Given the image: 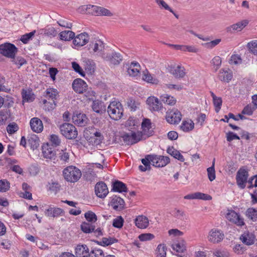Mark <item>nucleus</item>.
Masks as SVG:
<instances>
[{"mask_svg": "<svg viewBox=\"0 0 257 257\" xmlns=\"http://www.w3.org/2000/svg\"><path fill=\"white\" fill-rule=\"evenodd\" d=\"M73 43L78 47H81L85 45L89 42V35L86 32H83L75 36L73 38Z\"/></svg>", "mask_w": 257, "mask_h": 257, "instance_id": "obj_14", "label": "nucleus"}, {"mask_svg": "<svg viewBox=\"0 0 257 257\" xmlns=\"http://www.w3.org/2000/svg\"><path fill=\"white\" fill-rule=\"evenodd\" d=\"M157 4L165 10L173 13V10L167 5V4L163 0H155Z\"/></svg>", "mask_w": 257, "mask_h": 257, "instance_id": "obj_61", "label": "nucleus"}, {"mask_svg": "<svg viewBox=\"0 0 257 257\" xmlns=\"http://www.w3.org/2000/svg\"><path fill=\"white\" fill-rule=\"evenodd\" d=\"M72 67L73 70L78 74H79L81 76H85V72L82 69V68L80 66L78 63L76 62H72Z\"/></svg>", "mask_w": 257, "mask_h": 257, "instance_id": "obj_58", "label": "nucleus"}, {"mask_svg": "<svg viewBox=\"0 0 257 257\" xmlns=\"http://www.w3.org/2000/svg\"><path fill=\"white\" fill-rule=\"evenodd\" d=\"M11 59L12 62L17 65L18 68H20L21 66L27 63V60L21 56H14Z\"/></svg>", "mask_w": 257, "mask_h": 257, "instance_id": "obj_34", "label": "nucleus"}, {"mask_svg": "<svg viewBox=\"0 0 257 257\" xmlns=\"http://www.w3.org/2000/svg\"><path fill=\"white\" fill-rule=\"evenodd\" d=\"M248 172L247 170L240 168L237 171L236 175V183L239 188L244 189L247 182Z\"/></svg>", "mask_w": 257, "mask_h": 257, "instance_id": "obj_6", "label": "nucleus"}, {"mask_svg": "<svg viewBox=\"0 0 257 257\" xmlns=\"http://www.w3.org/2000/svg\"><path fill=\"white\" fill-rule=\"evenodd\" d=\"M45 214L48 217L55 218L60 216H63L65 212L60 208L50 207L48 209H46Z\"/></svg>", "mask_w": 257, "mask_h": 257, "instance_id": "obj_19", "label": "nucleus"}, {"mask_svg": "<svg viewBox=\"0 0 257 257\" xmlns=\"http://www.w3.org/2000/svg\"><path fill=\"white\" fill-rule=\"evenodd\" d=\"M28 143L31 148L34 150L39 146V139L36 135H32L28 139Z\"/></svg>", "mask_w": 257, "mask_h": 257, "instance_id": "obj_32", "label": "nucleus"}, {"mask_svg": "<svg viewBox=\"0 0 257 257\" xmlns=\"http://www.w3.org/2000/svg\"><path fill=\"white\" fill-rule=\"evenodd\" d=\"M30 124L32 131L37 133H41L43 130L42 121L38 117H33L30 120Z\"/></svg>", "mask_w": 257, "mask_h": 257, "instance_id": "obj_22", "label": "nucleus"}, {"mask_svg": "<svg viewBox=\"0 0 257 257\" xmlns=\"http://www.w3.org/2000/svg\"><path fill=\"white\" fill-rule=\"evenodd\" d=\"M35 33L36 31L34 30L29 33L25 34L21 36L20 40L24 44H27L30 40L32 39V38L34 37Z\"/></svg>", "mask_w": 257, "mask_h": 257, "instance_id": "obj_50", "label": "nucleus"}, {"mask_svg": "<svg viewBox=\"0 0 257 257\" xmlns=\"http://www.w3.org/2000/svg\"><path fill=\"white\" fill-rule=\"evenodd\" d=\"M80 228L84 233H89L92 232V231L95 228V226L88 222H83L80 225Z\"/></svg>", "mask_w": 257, "mask_h": 257, "instance_id": "obj_36", "label": "nucleus"}, {"mask_svg": "<svg viewBox=\"0 0 257 257\" xmlns=\"http://www.w3.org/2000/svg\"><path fill=\"white\" fill-rule=\"evenodd\" d=\"M63 175L66 181L74 183L80 178L82 174L78 168L73 166H70L64 169Z\"/></svg>", "mask_w": 257, "mask_h": 257, "instance_id": "obj_2", "label": "nucleus"}, {"mask_svg": "<svg viewBox=\"0 0 257 257\" xmlns=\"http://www.w3.org/2000/svg\"><path fill=\"white\" fill-rule=\"evenodd\" d=\"M221 42V39H217L211 41L210 42L206 43L204 44L205 47L208 49H212L217 45Z\"/></svg>", "mask_w": 257, "mask_h": 257, "instance_id": "obj_62", "label": "nucleus"}, {"mask_svg": "<svg viewBox=\"0 0 257 257\" xmlns=\"http://www.w3.org/2000/svg\"><path fill=\"white\" fill-rule=\"evenodd\" d=\"M224 233L217 229H212L208 235V240L213 243H217L221 241L224 238Z\"/></svg>", "mask_w": 257, "mask_h": 257, "instance_id": "obj_10", "label": "nucleus"}, {"mask_svg": "<svg viewBox=\"0 0 257 257\" xmlns=\"http://www.w3.org/2000/svg\"><path fill=\"white\" fill-rule=\"evenodd\" d=\"M58 155L59 158L61 161L65 162H68L69 160V153L66 152V149L64 150L62 149Z\"/></svg>", "mask_w": 257, "mask_h": 257, "instance_id": "obj_55", "label": "nucleus"}, {"mask_svg": "<svg viewBox=\"0 0 257 257\" xmlns=\"http://www.w3.org/2000/svg\"><path fill=\"white\" fill-rule=\"evenodd\" d=\"M88 85L86 83L80 78L75 79L72 83V88L78 93H83L87 89Z\"/></svg>", "mask_w": 257, "mask_h": 257, "instance_id": "obj_12", "label": "nucleus"}, {"mask_svg": "<svg viewBox=\"0 0 257 257\" xmlns=\"http://www.w3.org/2000/svg\"><path fill=\"white\" fill-rule=\"evenodd\" d=\"M44 34L49 37H55L57 36V31L52 27H46L43 29Z\"/></svg>", "mask_w": 257, "mask_h": 257, "instance_id": "obj_44", "label": "nucleus"}, {"mask_svg": "<svg viewBox=\"0 0 257 257\" xmlns=\"http://www.w3.org/2000/svg\"><path fill=\"white\" fill-rule=\"evenodd\" d=\"M137 124V120H136L132 117H130L126 122V126L130 131L137 130L139 127Z\"/></svg>", "mask_w": 257, "mask_h": 257, "instance_id": "obj_38", "label": "nucleus"}, {"mask_svg": "<svg viewBox=\"0 0 257 257\" xmlns=\"http://www.w3.org/2000/svg\"><path fill=\"white\" fill-rule=\"evenodd\" d=\"M170 161V158L167 156L164 157L155 154L147 155L145 158L141 160L144 166L140 165L139 168L141 171L145 172L151 169V164L155 167H163L169 164Z\"/></svg>", "mask_w": 257, "mask_h": 257, "instance_id": "obj_1", "label": "nucleus"}, {"mask_svg": "<svg viewBox=\"0 0 257 257\" xmlns=\"http://www.w3.org/2000/svg\"><path fill=\"white\" fill-rule=\"evenodd\" d=\"M136 130L131 131V143L132 145L137 143L142 139V136L144 135L142 132H138L137 134L135 132Z\"/></svg>", "mask_w": 257, "mask_h": 257, "instance_id": "obj_33", "label": "nucleus"}, {"mask_svg": "<svg viewBox=\"0 0 257 257\" xmlns=\"http://www.w3.org/2000/svg\"><path fill=\"white\" fill-rule=\"evenodd\" d=\"M180 129L184 132H188L192 131L194 127V123L193 121L190 122L184 120L183 121L181 125L180 126Z\"/></svg>", "mask_w": 257, "mask_h": 257, "instance_id": "obj_35", "label": "nucleus"}, {"mask_svg": "<svg viewBox=\"0 0 257 257\" xmlns=\"http://www.w3.org/2000/svg\"><path fill=\"white\" fill-rule=\"evenodd\" d=\"M50 140L52 143V146L53 147H56L60 145L61 143V140L59 139L58 136L52 134L50 136Z\"/></svg>", "mask_w": 257, "mask_h": 257, "instance_id": "obj_56", "label": "nucleus"}, {"mask_svg": "<svg viewBox=\"0 0 257 257\" xmlns=\"http://www.w3.org/2000/svg\"><path fill=\"white\" fill-rule=\"evenodd\" d=\"M92 108L94 111L99 114L104 112L106 110L104 103L98 100L93 101Z\"/></svg>", "mask_w": 257, "mask_h": 257, "instance_id": "obj_26", "label": "nucleus"}, {"mask_svg": "<svg viewBox=\"0 0 257 257\" xmlns=\"http://www.w3.org/2000/svg\"><path fill=\"white\" fill-rule=\"evenodd\" d=\"M167 153L176 159L183 162L185 161L184 157L181 154L179 151L174 149L173 147H169L167 150Z\"/></svg>", "mask_w": 257, "mask_h": 257, "instance_id": "obj_28", "label": "nucleus"}, {"mask_svg": "<svg viewBox=\"0 0 257 257\" xmlns=\"http://www.w3.org/2000/svg\"><path fill=\"white\" fill-rule=\"evenodd\" d=\"M18 126L16 123H10L7 127V131L10 134H13L18 131Z\"/></svg>", "mask_w": 257, "mask_h": 257, "instance_id": "obj_60", "label": "nucleus"}, {"mask_svg": "<svg viewBox=\"0 0 257 257\" xmlns=\"http://www.w3.org/2000/svg\"><path fill=\"white\" fill-rule=\"evenodd\" d=\"M147 103L154 111H159L163 107L161 102L154 96L149 97L147 99Z\"/></svg>", "mask_w": 257, "mask_h": 257, "instance_id": "obj_20", "label": "nucleus"}, {"mask_svg": "<svg viewBox=\"0 0 257 257\" xmlns=\"http://www.w3.org/2000/svg\"><path fill=\"white\" fill-rule=\"evenodd\" d=\"M102 58L105 61L109 62L113 65H118L122 60L121 55L115 52L111 53H107L103 54Z\"/></svg>", "mask_w": 257, "mask_h": 257, "instance_id": "obj_9", "label": "nucleus"}, {"mask_svg": "<svg viewBox=\"0 0 257 257\" xmlns=\"http://www.w3.org/2000/svg\"><path fill=\"white\" fill-rule=\"evenodd\" d=\"M90 250L86 244H78L75 248L76 257H89Z\"/></svg>", "mask_w": 257, "mask_h": 257, "instance_id": "obj_16", "label": "nucleus"}, {"mask_svg": "<svg viewBox=\"0 0 257 257\" xmlns=\"http://www.w3.org/2000/svg\"><path fill=\"white\" fill-rule=\"evenodd\" d=\"M53 148V147L48 144H44L42 146V153L45 158L55 160L56 151Z\"/></svg>", "mask_w": 257, "mask_h": 257, "instance_id": "obj_15", "label": "nucleus"}, {"mask_svg": "<svg viewBox=\"0 0 257 257\" xmlns=\"http://www.w3.org/2000/svg\"><path fill=\"white\" fill-rule=\"evenodd\" d=\"M172 247L173 250H176L178 253V256L179 257H184L183 253L186 250V246L183 242L175 243L172 244Z\"/></svg>", "mask_w": 257, "mask_h": 257, "instance_id": "obj_29", "label": "nucleus"}, {"mask_svg": "<svg viewBox=\"0 0 257 257\" xmlns=\"http://www.w3.org/2000/svg\"><path fill=\"white\" fill-rule=\"evenodd\" d=\"M60 40L68 41L72 40L75 37V33L71 31H64L59 34Z\"/></svg>", "mask_w": 257, "mask_h": 257, "instance_id": "obj_30", "label": "nucleus"}, {"mask_svg": "<svg viewBox=\"0 0 257 257\" xmlns=\"http://www.w3.org/2000/svg\"><path fill=\"white\" fill-rule=\"evenodd\" d=\"M123 218L122 216H119L113 219L112 225L115 228H121L123 226Z\"/></svg>", "mask_w": 257, "mask_h": 257, "instance_id": "obj_52", "label": "nucleus"}, {"mask_svg": "<svg viewBox=\"0 0 257 257\" xmlns=\"http://www.w3.org/2000/svg\"><path fill=\"white\" fill-rule=\"evenodd\" d=\"M143 79L148 83L155 85L158 84L159 82V80L155 77H153L148 70L143 72Z\"/></svg>", "mask_w": 257, "mask_h": 257, "instance_id": "obj_31", "label": "nucleus"}, {"mask_svg": "<svg viewBox=\"0 0 257 257\" xmlns=\"http://www.w3.org/2000/svg\"><path fill=\"white\" fill-rule=\"evenodd\" d=\"M85 69L88 73L90 74H92L94 72L95 64L93 61L90 60H87L85 61Z\"/></svg>", "mask_w": 257, "mask_h": 257, "instance_id": "obj_48", "label": "nucleus"}, {"mask_svg": "<svg viewBox=\"0 0 257 257\" xmlns=\"http://www.w3.org/2000/svg\"><path fill=\"white\" fill-rule=\"evenodd\" d=\"M10 187V184L6 180H0V192H5L8 191Z\"/></svg>", "mask_w": 257, "mask_h": 257, "instance_id": "obj_57", "label": "nucleus"}, {"mask_svg": "<svg viewBox=\"0 0 257 257\" xmlns=\"http://www.w3.org/2000/svg\"><path fill=\"white\" fill-rule=\"evenodd\" d=\"M118 241V239L115 237H103L101 240V242L103 244V246H106L117 242Z\"/></svg>", "mask_w": 257, "mask_h": 257, "instance_id": "obj_51", "label": "nucleus"}, {"mask_svg": "<svg viewBox=\"0 0 257 257\" xmlns=\"http://www.w3.org/2000/svg\"><path fill=\"white\" fill-rule=\"evenodd\" d=\"M89 257H104V254L102 249L95 248L90 251Z\"/></svg>", "mask_w": 257, "mask_h": 257, "instance_id": "obj_53", "label": "nucleus"}, {"mask_svg": "<svg viewBox=\"0 0 257 257\" xmlns=\"http://www.w3.org/2000/svg\"><path fill=\"white\" fill-rule=\"evenodd\" d=\"M59 95L58 91L54 88H48L44 92V96L47 99H51L52 100H55Z\"/></svg>", "mask_w": 257, "mask_h": 257, "instance_id": "obj_27", "label": "nucleus"}, {"mask_svg": "<svg viewBox=\"0 0 257 257\" xmlns=\"http://www.w3.org/2000/svg\"><path fill=\"white\" fill-rule=\"evenodd\" d=\"M214 105L215 107V111L218 112L221 108L222 100L221 97H216L213 99Z\"/></svg>", "mask_w": 257, "mask_h": 257, "instance_id": "obj_63", "label": "nucleus"}, {"mask_svg": "<svg viewBox=\"0 0 257 257\" xmlns=\"http://www.w3.org/2000/svg\"><path fill=\"white\" fill-rule=\"evenodd\" d=\"M246 47L249 52L254 55H257V40H253L248 42Z\"/></svg>", "mask_w": 257, "mask_h": 257, "instance_id": "obj_45", "label": "nucleus"}, {"mask_svg": "<svg viewBox=\"0 0 257 257\" xmlns=\"http://www.w3.org/2000/svg\"><path fill=\"white\" fill-rule=\"evenodd\" d=\"M240 138L238 136H237L236 134L232 132H229L226 134V140L228 142H231L233 140H239Z\"/></svg>", "mask_w": 257, "mask_h": 257, "instance_id": "obj_64", "label": "nucleus"}, {"mask_svg": "<svg viewBox=\"0 0 257 257\" xmlns=\"http://www.w3.org/2000/svg\"><path fill=\"white\" fill-rule=\"evenodd\" d=\"M59 128L61 134L67 139L73 140L77 137V130L72 124L64 123L60 125Z\"/></svg>", "mask_w": 257, "mask_h": 257, "instance_id": "obj_4", "label": "nucleus"}, {"mask_svg": "<svg viewBox=\"0 0 257 257\" xmlns=\"http://www.w3.org/2000/svg\"><path fill=\"white\" fill-rule=\"evenodd\" d=\"M161 101L169 105H174L175 104L176 100L174 97L168 94H163L160 96Z\"/></svg>", "mask_w": 257, "mask_h": 257, "instance_id": "obj_40", "label": "nucleus"}, {"mask_svg": "<svg viewBox=\"0 0 257 257\" xmlns=\"http://www.w3.org/2000/svg\"><path fill=\"white\" fill-rule=\"evenodd\" d=\"M136 225L139 228H146L149 224L148 218L144 215H140L135 219Z\"/></svg>", "mask_w": 257, "mask_h": 257, "instance_id": "obj_24", "label": "nucleus"}, {"mask_svg": "<svg viewBox=\"0 0 257 257\" xmlns=\"http://www.w3.org/2000/svg\"><path fill=\"white\" fill-rule=\"evenodd\" d=\"M113 209L116 211H120L124 208L125 202L123 199L116 195L111 197V200L109 203Z\"/></svg>", "mask_w": 257, "mask_h": 257, "instance_id": "obj_13", "label": "nucleus"}, {"mask_svg": "<svg viewBox=\"0 0 257 257\" xmlns=\"http://www.w3.org/2000/svg\"><path fill=\"white\" fill-rule=\"evenodd\" d=\"M221 59L219 56L214 57L211 60V63L213 66V68L216 72L220 68L221 64Z\"/></svg>", "mask_w": 257, "mask_h": 257, "instance_id": "obj_46", "label": "nucleus"}, {"mask_svg": "<svg viewBox=\"0 0 257 257\" xmlns=\"http://www.w3.org/2000/svg\"><path fill=\"white\" fill-rule=\"evenodd\" d=\"M214 165L215 159L213 160L212 166L207 169L208 177L210 181H213L216 177Z\"/></svg>", "mask_w": 257, "mask_h": 257, "instance_id": "obj_42", "label": "nucleus"}, {"mask_svg": "<svg viewBox=\"0 0 257 257\" xmlns=\"http://www.w3.org/2000/svg\"><path fill=\"white\" fill-rule=\"evenodd\" d=\"M151 127V122L149 118H144L142 123V128L144 135H146L147 137H149L153 135V131H150Z\"/></svg>", "mask_w": 257, "mask_h": 257, "instance_id": "obj_25", "label": "nucleus"}, {"mask_svg": "<svg viewBox=\"0 0 257 257\" xmlns=\"http://www.w3.org/2000/svg\"><path fill=\"white\" fill-rule=\"evenodd\" d=\"M155 237L153 234L148 233H143L139 236V239L142 241H145L147 240H151Z\"/></svg>", "mask_w": 257, "mask_h": 257, "instance_id": "obj_59", "label": "nucleus"}, {"mask_svg": "<svg viewBox=\"0 0 257 257\" xmlns=\"http://www.w3.org/2000/svg\"><path fill=\"white\" fill-rule=\"evenodd\" d=\"M84 217L89 222H95L97 220V217L95 213L91 211H88L84 214Z\"/></svg>", "mask_w": 257, "mask_h": 257, "instance_id": "obj_47", "label": "nucleus"}, {"mask_svg": "<svg viewBox=\"0 0 257 257\" xmlns=\"http://www.w3.org/2000/svg\"><path fill=\"white\" fill-rule=\"evenodd\" d=\"M111 186V191L112 192L122 193L127 192L128 191L125 184L118 180L112 181Z\"/></svg>", "mask_w": 257, "mask_h": 257, "instance_id": "obj_18", "label": "nucleus"}, {"mask_svg": "<svg viewBox=\"0 0 257 257\" xmlns=\"http://www.w3.org/2000/svg\"><path fill=\"white\" fill-rule=\"evenodd\" d=\"M255 109L256 108L254 106H252L251 105L248 104L242 109L241 113L243 114L251 115Z\"/></svg>", "mask_w": 257, "mask_h": 257, "instance_id": "obj_54", "label": "nucleus"}, {"mask_svg": "<svg viewBox=\"0 0 257 257\" xmlns=\"http://www.w3.org/2000/svg\"><path fill=\"white\" fill-rule=\"evenodd\" d=\"M18 51V48L12 43H5L0 45V54L9 58H13Z\"/></svg>", "mask_w": 257, "mask_h": 257, "instance_id": "obj_5", "label": "nucleus"}, {"mask_svg": "<svg viewBox=\"0 0 257 257\" xmlns=\"http://www.w3.org/2000/svg\"><path fill=\"white\" fill-rule=\"evenodd\" d=\"M73 122L80 126L85 125L88 121V118L85 114L83 113H74L72 116Z\"/></svg>", "mask_w": 257, "mask_h": 257, "instance_id": "obj_17", "label": "nucleus"}, {"mask_svg": "<svg viewBox=\"0 0 257 257\" xmlns=\"http://www.w3.org/2000/svg\"><path fill=\"white\" fill-rule=\"evenodd\" d=\"M96 195L100 198H104L108 193L106 184L102 181L97 182L94 188Z\"/></svg>", "mask_w": 257, "mask_h": 257, "instance_id": "obj_8", "label": "nucleus"}, {"mask_svg": "<svg viewBox=\"0 0 257 257\" xmlns=\"http://www.w3.org/2000/svg\"><path fill=\"white\" fill-rule=\"evenodd\" d=\"M226 218L238 226L244 224L243 219L240 217V215L233 210H229L226 215Z\"/></svg>", "mask_w": 257, "mask_h": 257, "instance_id": "obj_11", "label": "nucleus"}, {"mask_svg": "<svg viewBox=\"0 0 257 257\" xmlns=\"http://www.w3.org/2000/svg\"><path fill=\"white\" fill-rule=\"evenodd\" d=\"M181 118L182 114L177 109H173L166 113V119L169 123L177 124L181 121Z\"/></svg>", "mask_w": 257, "mask_h": 257, "instance_id": "obj_7", "label": "nucleus"}, {"mask_svg": "<svg viewBox=\"0 0 257 257\" xmlns=\"http://www.w3.org/2000/svg\"><path fill=\"white\" fill-rule=\"evenodd\" d=\"M172 74L176 78H183L185 75V69L184 67L178 65L172 72Z\"/></svg>", "mask_w": 257, "mask_h": 257, "instance_id": "obj_39", "label": "nucleus"}, {"mask_svg": "<svg viewBox=\"0 0 257 257\" xmlns=\"http://www.w3.org/2000/svg\"><path fill=\"white\" fill-rule=\"evenodd\" d=\"M246 215L248 218L253 221H256L257 220V210L255 208H248L246 211Z\"/></svg>", "mask_w": 257, "mask_h": 257, "instance_id": "obj_43", "label": "nucleus"}, {"mask_svg": "<svg viewBox=\"0 0 257 257\" xmlns=\"http://www.w3.org/2000/svg\"><path fill=\"white\" fill-rule=\"evenodd\" d=\"M122 105L119 101L111 102L107 107V112L110 117L114 120L120 119L123 115Z\"/></svg>", "mask_w": 257, "mask_h": 257, "instance_id": "obj_3", "label": "nucleus"}, {"mask_svg": "<svg viewBox=\"0 0 257 257\" xmlns=\"http://www.w3.org/2000/svg\"><path fill=\"white\" fill-rule=\"evenodd\" d=\"M247 20H242L236 24H233L226 28V31L230 33H233L235 31H240L248 24Z\"/></svg>", "mask_w": 257, "mask_h": 257, "instance_id": "obj_21", "label": "nucleus"}, {"mask_svg": "<svg viewBox=\"0 0 257 257\" xmlns=\"http://www.w3.org/2000/svg\"><path fill=\"white\" fill-rule=\"evenodd\" d=\"M167 247L164 244H160L156 249V257H166Z\"/></svg>", "mask_w": 257, "mask_h": 257, "instance_id": "obj_41", "label": "nucleus"}, {"mask_svg": "<svg viewBox=\"0 0 257 257\" xmlns=\"http://www.w3.org/2000/svg\"><path fill=\"white\" fill-rule=\"evenodd\" d=\"M255 236L248 231L244 232L240 237V239L245 244L250 245L254 242Z\"/></svg>", "mask_w": 257, "mask_h": 257, "instance_id": "obj_23", "label": "nucleus"}, {"mask_svg": "<svg viewBox=\"0 0 257 257\" xmlns=\"http://www.w3.org/2000/svg\"><path fill=\"white\" fill-rule=\"evenodd\" d=\"M100 7L89 5L87 6L86 11L87 13L92 15L98 16V12Z\"/></svg>", "mask_w": 257, "mask_h": 257, "instance_id": "obj_49", "label": "nucleus"}, {"mask_svg": "<svg viewBox=\"0 0 257 257\" xmlns=\"http://www.w3.org/2000/svg\"><path fill=\"white\" fill-rule=\"evenodd\" d=\"M218 77L222 81L229 82L232 78V75L227 71L223 70V71H220Z\"/></svg>", "mask_w": 257, "mask_h": 257, "instance_id": "obj_37", "label": "nucleus"}]
</instances>
